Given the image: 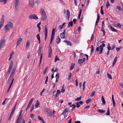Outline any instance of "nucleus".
I'll return each instance as SVG.
<instances>
[{"mask_svg":"<svg viewBox=\"0 0 123 123\" xmlns=\"http://www.w3.org/2000/svg\"><path fill=\"white\" fill-rule=\"evenodd\" d=\"M105 46V44L103 43L101 44L99 47H97L96 49L95 53H98V52H99V54L102 53L103 50V48Z\"/></svg>","mask_w":123,"mask_h":123,"instance_id":"1","label":"nucleus"},{"mask_svg":"<svg viewBox=\"0 0 123 123\" xmlns=\"http://www.w3.org/2000/svg\"><path fill=\"white\" fill-rule=\"evenodd\" d=\"M40 11L41 14V19L43 21L45 20L47 18V16L43 8H41Z\"/></svg>","mask_w":123,"mask_h":123,"instance_id":"2","label":"nucleus"},{"mask_svg":"<svg viewBox=\"0 0 123 123\" xmlns=\"http://www.w3.org/2000/svg\"><path fill=\"white\" fill-rule=\"evenodd\" d=\"M12 23L11 21H9L8 24L4 26L5 29L6 30H9L11 29L13 26Z\"/></svg>","mask_w":123,"mask_h":123,"instance_id":"3","label":"nucleus"},{"mask_svg":"<svg viewBox=\"0 0 123 123\" xmlns=\"http://www.w3.org/2000/svg\"><path fill=\"white\" fill-rule=\"evenodd\" d=\"M13 66V62L12 61L10 62L8 70L6 75V77H7L9 76Z\"/></svg>","mask_w":123,"mask_h":123,"instance_id":"4","label":"nucleus"},{"mask_svg":"<svg viewBox=\"0 0 123 123\" xmlns=\"http://www.w3.org/2000/svg\"><path fill=\"white\" fill-rule=\"evenodd\" d=\"M13 66V62L12 61L10 62L8 70L6 75V77H7L9 76Z\"/></svg>","mask_w":123,"mask_h":123,"instance_id":"5","label":"nucleus"},{"mask_svg":"<svg viewBox=\"0 0 123 123\" xmlns=\"http://www.w3.org/2000/svg\"><path fill=\"white\" fill-rule=\"evenodd\" d=\"M6 41L4 39H3L0 41V50L4 45Z\"/></svg>","mask_w":123,"mask_h":123,"instance_id":"6","label":"nucleus"},{"mask_svg":"<svg viewBox=\"0 0 123 123\" xmlns=\"http://www.w3.org/2000/svg\"><path fill=\"white\" fill-rule=\"evenodd\" d=\"M4 15H2L1 20L0 22V26L1 28L3 25V24L4 21Z\"/></svg>","mask_w":123,"mask_h":123,"instance_id":"7","label":"nucleus"},{"mask_svg":"<svg viewBox=\"0 0 123 123\" xmlns=\"http://www.w3.org/2000/svg\"><path fill=\"white\" fill-rule=\"evenodd\" d=\"M49 55H48V57L49 58H50L51 57V56L52 54V49H51V46L49 45Z\"/></svg>","mask_w":123,"mask_h":123,"instance_id":"8","label":"nucleus"},{"mask_svg":"<svg viewBox=\"0 0 123 123\" xmlns=\"http://www.w3.org/2000/svg\"><path fill=\"white\" fill-rule=\"evenodd\" d=\"M28 18L29 19H34L37 20L38 19V18L35 14L30 15L29 16Z\"/></svg>","mask_w":123,"mask_h":123,"instance_id":"9","label":"nucleus"},{"mask_svg":"<svg viewBox=\"0 0 123 123\" xmlns=\"http://www.w3.org/2000/svg\"><path fill=\"white\" fill-rule=\"evenodd\" d=\"M19 5V0H15V9L16 10L18 9V6Z\"/></svg>","mask_w":123,"mask_h":123,"instance_id":"10","label":"nucleus"},{"mask_svg":"<svg viewBox=\"0 0 123 123\" xmlns=\"http://www.w3.org/2000/svg\"><path fill=\"white\" fill-rule=\"evenodd\" d=\"M46 110L47 115L49 117H52V114L51 111L48 108H46Z\"/></svg>","mask_w":123,"mask_h":123,"instance_id":"11","label":"nucleus"},{"mask_svg":"<svg viewBox=\"0 0 123 123\" xmlns=\"http://www.w3.org/2000/svg\"><path fill=\"white\" fill-rule=\"evenodd\" d=\"M55 29L54 28H53L51 34V38L50 40V41H51V42H52L54 38V36L55 33Z\"/></svg>","mask_w":123,"mask_h":123,"instance_id":"12","label":"nucleus"},{"mask_svg":"<svg viewBox=\"0 0 123 123\" xmlns=\"http://www.w3.org/2000/svg\"><path fill=\"white\" fill-rule=\"evenodd\" d=\"M108 27L109 28L110 30L112 31L117 32V30L115 29V28L112 26L110 25H109L108 26Z\"/></svg>","mask_w":123,"mask_h":123,"instance_id":"13","label":"nucleus"},{"mask_svg":"<svg viewBox=\"0 0 123 123\" xmlns=\"http://www.w3.org/2000/svg\"><path fill=\"white\" fill-rule=\"evenodd\" d=\"M34 5V2L33 0H30L29 2V5L31 7H33Z\"/></svg>","mask_w":123,"mask_h":123,"instance_id":"14","label":"nucleus"},{"mask_svg":"<svg viewBox=\"0 0 123 123\" xmlns=\"http://www.w3.org/2000/svg\"><path fill=\"white\" fill-rule=\"evenodd\" d=\"M107 48L108 50L106 53V55H108L109 54L110 50L111 49V47L110 45V43H109L108 44Z\"/></svg>","mask_w":123,"mask_h":123,"instance_id":"15","label":"nucleus"},{"mask_svg":"<svg viewBox=\"0 0 123 123\" xmlns=\"http://www.w3.org/2000/svg\"><path fill=\"white\" fill-rule=\"evenodd\" d=\"M66 30H65L63 32L60 34V37L62 38H63L65 37Z\"/></svg>","mask_w":123,"mask_h":123,"instance_id":"16","label":"nucleus"},{"mask_svg":"<svg viewBox=\"0 0 123 123\" xmlns=\"http://www.w3.org/2000/svg\"><path fill=\"white\" fill-rule=\"evenodd\" d=\"M69 108H66L64 111L61 114V115H63L65 116L66 113L69 111Z\"/></svg>","mask_w":123,"mask_h":123,"instance_id":"17","label":"nucleus"},{"mask_svg":"<svg viewBox=\"0 0 123 123\" xmlns=\"http://www.w3.org/2000/svg\"><path fill=\"white\" fill-rule=\"evenodd\" d=\"M22 40V39L21 38H19L18 40H17V45L16 47L18 45L20 44Z\"/></svg>","mask_w":123,"mask_h":123,"instance_id":"18","label":"nucleus"},{"mask_svg":"<svg viewBox=\"0 0 123 123\" xmlns=\"http://www.w3.org/2000/svg\"><path fill=\"white\" fill-rule=\"evenodd\" d=\"M16 70V68H13L12 69V71L11 74L10 75L11 76H13V75L14 73V72H15V71Z\"/></svg>","mask_w":123,"mask_h":123,"instance_id":"19","label":"nucleus"},{"mask_svg":"<svg viewBox=\"0 0 123 123\" xmlns=\"http://www.w3.org/2000/svg\"><path fill=\"white\" fill-rule=\"evenodd\" d=\"M117 58H118V57H117V56H116L115 57L114 59L113 62L112 63V65L113 67L114 66L115 64L117 61Z\"/></svg>","mask_w":123,"mask_h":123,"instance_id":"20","label":"nucleus"},{"mask_svg":"<svg viewBox=\"0 0 123 123\" xmlns=\"http://www.w3.org/2000/svg\"><path fill=\"white\" fill-rule=\"evenodd\" d=\"M22 119V117L21 118L18 117L16 120V123H21V122Z\"/></svg>","mask_w":123,"mask_h":123,"instance_id":"21","label":"nucleus"},{"mask_svg":"<svg viewBox=\"0 0 123 123\" xmlns=\"http://www.w3.org/2000/svg\"><path fill=\"white\" fill-rule=\"evenodd\" d=\"M101 100L102 103V104L103 105H105V101L103 96L102 97Z\"/></svg>","mask_w":123,"mask_h":123,"instance_id":"22","label":"nucleus"},{"mask_svg":"<svg viewBox=\"0 0 123 123\" xmlns=\"http://www.w3.org/2000/svg\"><path fill=\"white\" fill-rule=\"evenodd\" d=\"M61 41V39L60 38L59 36H58L57 38H56V42L57 43V44H58Z\"/></svg>","mask_w":123,"mask_h":123,"instance_id":"23","label":"nucleus"},{"mask_svg":"<svg viewBox=\"0 0 123 123\" xmlns=\"http://www.w3.org/2000/svg\"><path fill=\"white\" fill-rule=\"evenodd\" d=\"M39 105L40 103L38 100H37L35 104V107L36 108H38L39 106Z\"/></svg>","mask_w":123,"mask_h":123,"instance_id":"24","label":"nucleus"},{"mask_svg":"<svg viewBox=\"0 0 123 123\" xmlns=\"http://www.w3.org/2000/svg\"><path fill=\"white\" fill-rule=\"evenodd\" d=\"M97 111L99 112L100 113H104L105 112V110H103L98 109L97 110Z\"/></svg>","mask_w":123,"mask_h":123,"instance_id":"25","label":"nucleus"},{"mask_svg":"<svg viewBox=\"0 0 123 123\" xmlns=\"http://www.w3.org/2000/svg\"><path fill=\"white\" fill-rule=\"evenodd\" d=\"M64 42H65L67 43V45L70 46H71L72 45V44L71 42L67 40H64Z\"/></svg>","mask_w":123,"mask_h":123,"instance_id":"26","label":"nucleus"},{"mask_svg":"<svg viewBox=\"0 0 123 123\" xmlns=\"http://www.w3.org/2000/svg\"><path fill=\"white\" fill-rule=\"evenodd\" d=\"M30 44L29 41L28 40L26 43V49H27L29 47Z\"/></svg>","mask_w":123,"mask_h":123,"instance_id":"27","label":"nucleus"},{"mask_svg":"<svg viewBox=\"0 0 123 123\" xmlns=\"http://www.w3.org/2000/svg\"><path fill=\"white\" fill-rule=\"evenodd\" d=\"M112 99L113 105V107H114L115 105V102L114 100V96L113 95H112Z\"/></svg>","mask_w":123,"mask_h":123,"instance_id":"28","label":"nucleus"},{"mask_svg":"<svg viewBox=\"0 0 123 123\" xmlns=\"http://www.w3.org/2000/svg\"><path fill=\"white\" fill-rule=\"evenodd\" d=\"M73 24L72 21H71L70 22H69L68 23V27H69L70 26L72 27L73 26Z\"/></svg>","mask_w":123,"mask_h":123,"instance_id":"29","label":"nucleus"},{"mask_svg":"<svg viewBox=\"0 0 123 123\" xmlns=\"http://www.w3.org/2000/svg\"><path fill=\"white\" fill-rule=\"evenodd\" d=\"M78 63L80 65H82L83 63V62L82 61V59H79L78 61Z\"/></svg>","mask_w":123,"mask_h":123,"instance_id":"30","label":"nucleus"},{"mask_svg":"<svg viewBox=\"0 0 123 123\" xmlns=\"http://www.w3.org/2000/svg\"><path fill=\"white\" fill-rule=\"evenodd\" d=\"M14 112H13L12 111H11V114L10 115V116L9 117V118L8 119L9 120H10L11 119V118L12 117V115L13 114Z\"/></svg>","mask_w":123,"mask_h":123,"instance_id":"31","label":"nucleus"},{"mask_svg":"<svg viewBox=\"0 0 123 123\" xmlns=\"http://www.w3.org/2000/svg\"><path fill=\"white\" fill-rule=\"evenodd\" d=\"M91 54L90 55H91L92 53L94 51V48L93 46L92 45L91 47Z\"/></svg>","mask_w":123,"mask_h":123,"instance_id":"32","label":"nucleus"},{"mask_svg":"<svg viewBox=\"0 0 123 123\" xmlns=\"http://www.w3.org/2000/svg\"><path fill=\"white\" fill-rule=\"evenodd\" d=\"M61 93V92L60 90H57V92L55 94V96L56 97H58L57 95H59Z\"/></svg>","mask_w":123,"mask_h":123,"instance_id":"33","label":"nucleus"},{"mask_svg":"<svg viewBox=\"0 0 123 123\" xmlns=\"http://www.w3.org/2000/svg\"><path fill=\"white\" fill-rule=\"evenodd\" d=\"M76 107V105H75L73 104L72 105H71L70 106V107H72V110H73V109H75Z\"/></svg>","mask_w":123,"mask_h":123,"instance_id":"34","label":"nucleus"},{"mask_svg":"<svg viewBox=\"0 0 123 123\" xmlns=\"http://www.w3.org/2000/svg\"><path fill=\"white\" fill-rule=\"evenodd\" d=\"M91 100L92 99L91 98H89V99L87 100L86 102V103L87 104H88L90 103Z\"/></svg>","mask_w":123,"mask_h":123,"instance_id":"35","label":"nucleus"},{"mask_svg":"<svg viewBox=\"0 0 123 123\" xmlns=\"http://www.w3.org/2000/svg\"><path fill=\"white\" fill-rule=\"evenodd\" d=\"M48 67H46L44 70L43 71V74H45L47 72V70L48 69Z\"/></svg>","mask_w":123,"mask_h":123,"instance_id":"36","label":"nucleus"},{"mask_svg":"<svg viewBox=\"0 0 123 123\" xmlns=\"http://www.w3.org/2000/svg\"><path fill=\"white\" fill-rule=\"evenodd\" d=\"M13 77V76L10 75L9 78L8 79V80L7 82V83H9L11 81L12 78Z\"/></svg>","mask_w":123,"mask_h":123,"instance_id":"37","label":"nucleus"},{"mask_svg":"<svg viewBox=\"0 0 123 123\" xmlns=\"http://www.w3.org/2000/svg\"><path fill=\"white\" fill-rule=\"evenodd\" d=\"M75 104L76 105V106L77 108H79L80 106V104H79V102H78L75 103Z\"/></svg>","mask_w":123,"mask_h":123,"instance_id":"38","label":"nucleus"},{"mask_svg":"<svg viewBox=\"0 0 123 123\" xmlns=\"http://www.w3.org/2000/svg\"><path fill=\"white\" fill-rule=\"evenodd\" d=\"M82 97L80 96L79 97H77L75 100V101H79L81 100Z\"/></svg>","mask_w":123,"mask_h":123,"instance_id":"39","label":"nucleus"},{"mask_svg":"<svg viewBox=\"0 0 123 123\" xmlns=\"http://www.w3.org/2000/svg\"><path fill=\"white\" fill-rule=\"evenodd\" d=\"M17 104V102H16L15 103V105L14 106V107H13V108L12 110V111H13V112H14L15 110V108L16 107V106Z\"/></svg>","mask_w":123,"mask_h":123,"instance_id":"40","label":"nucleus"},{"mask_svg":"<svg viewBox=\"0 0 123 123\" xmlns=\"http://www.w3.org/2000/svg\"><path fill=\"white\" fill-rule=\"evenodd\" d=\"M81 12H82V10L81 9L80 10V12H79V13L78 14V18L79 19H80V15H81Z\"/></svg>","mask_w":123,"mask_h":123,"instance_id":"41","label":"nucleus"},{"mask_svg":"<svg viewBox=\"0 0 123 123\" xmlns=\"http://www.w3.org/2000/svg\"><path fill=\"white\" fill-rule=\"evenodd\" d=\"M59 61L60 59H59L57 55H56L55 56V62H56L57 61Z\"/></svg>","mask_w":123,"mask_h":123,"instance_id":"42","label":"nucleus"},{"mask_svg":"<svg viewBox=\"0 0 123 123\" xmlns=\"http://www.w3.org/2000/svg\"><path fill=\"white\" fill-rule=\"evenodd\" d=\"M36 37L38 40H40V39L39 33H38Z\"/></svg>","mask_w":123,"mask_h":123,"instance_id":"43","label":"nucleus"},{"mask_svg":"<svg viewBox=\"0 0 123 123\" xmlns=\"http://www.w3.org/2000/svg\"><path fill=\"white\" fill-rule=\"evenodd\" d=\"M8 0H0V2H4V4H5L7 2Z\"/></svg>","mask_w":123,"mask_h":123,"instance_id":"44","label":"nucleus"},{"mask_svg":"<svg viewBox=\"0 0 123 123\" xmlns=\"http://www.w3.org/2000/svg\"><path fill=\"white\" fill-rule=\"evenodd\" d=\"M38 118L39 120H40L41 121H42L44 122V120H43V118L39 116H38Z\"/></svg>","mask_w":123,"mask_h":123,"instance_id":"45","label":"nucleus"},{"mask_svg":"<svg viewBox=\"0 0 123 123\" xmlns=\"http://www.w3.org/2000/svg\"><path fill=\"white\" fill-rule=\"evenodd\" d=\"M66 15H67L68 17H70V13L69 11L68 10H67V13L66 14Z\"/></svg>","mask_w":123,"mask_h":123,"instance_id":"46","label":"nucleus"},{"mask_svg":"<svg viewBox=\"0 0 123 123\" xmlns=\"http://www.w3.org/2000/svg\"><path fill=\"white\" fill-rule=\"evenodd\" d=\"M42 55H43V54H42L41 55L40 57V63H39V66H40V65L41 64V62L42 59Z\"/></svg>","mask_w":123,"mask_h":123,"instance_id":"47","label":"nucleus"},{"mask_svg":"<svg viewBox=\"0 0 123 123\" xmlns=\"http://www.w3.org/2000/svg\"><path fill=\"white\" fill-rule=\"evenodd\" d=\"M75 64H74V65H71L70 66V70H72L73 68H74V65Z\"/></svg>","mask_w":123,"mask_h":123,"instance_id":"48","label":"nucleus"},{"mask_svg":"<svg viewBox=\"0 0 123 123\" xmlns=\"http://www.w3.org/2000/svg\"><path fill=\"white\" fill-rule=\"evenodd\" d=\"M107 75L109 79H112V78L110 74H109V73H107Z\"/></svg>","mask_w":123,"mask_h":123,"instance_id":"49","label":"nucleus"},{"mask_svg":"<svg viewBox=\"0 0 123 123\" xmlns=\"http://www.w3.org/2000/svg\"><path fill=\"white\" fill-rule=\"evenodd\" d=\"M64 27L63 26H62V25H59L58 28L60 30H61L62 28H63Z\"/></svg>","mask_w":123,"mask_h":123,"instance_id":"50","label":"nucleus"},{"mask_svg":"<svg viewBox=\"0 0 123 123\" xmlns=\"http://www.w3.org/2000/svg\"><path fill=\"white\" fill-rule=\"evenodd\" d=\"M110 5L109 3V2L107 1L106 3V7L107 8L109 6H110Z\"/></svg>","mask_w":123,"mask_h":123,"instance_id":"51","label":"nucleus"},{"mask_svg":"<svg viewBox=\"0 0 123 123\" xmlns=\"http://www.w3.org/2000/svg\"><path fill=\"white\" fill-rule=\"evenodd\" d=\"M95 94V92L94 91H93L92 93L90 95V97H92L94 96Z\"/></svg>","mask_w":123,"mask_h":123,"instance_id":"52","label":"nucleus"},{"mask_svg":"<svg viewBox=\"0 0 123 123\" xmlns=\"http://www.w3.org/2000/svg\"><path fill=\"white\" fill-rule=\"evenodd\" d=\"M42 47L41 46H39L38 51H41Z\"/></svg>","mask_w":123,"mask_h":123,"instance_id":"53","label":"nucleus"},{"mask_svg":"<svg viewBox=\"0 0 123 123\" xmlns=\"http://www.w3.org/2000/svg\"><path fill=\"white\" fill-rule=\"evenodd\" d=\"M86 82V81H84L83 83V91H84L85 89V84Z\"/></svg>","mask_w":123,"mask_h":123,"instance_id":"54","label":"nucleus"},{"mask_svg":"<svg viewBox=\"0 0 123 123\" xmlns=\"http://www.w3.org/2000/svg\"><path fill=\"white\" fill-rule=\"evenodd\" d=\"M33 99L34 98H31L30 100L29 103L30 104H32V103Z\"/></svg>","mask_w":123,"mask_h":123,"instance_id":"55","label":"nucleus"},{"mask_svg":"<svg viewBox=\"0 0 123 123\" xmlns=\"http://www.w3.org/2000/svg\"><path fill=\"white\" fill-rule=\"evenodd\" d=\"M122 48V47H118V48H117V47L116 48V50L117 52L119 50Z\"/></svg>","mask_w":123,"mask_h":123,"instance_id":"56","label":"nucleus"},{"mask_svg":"<svg viewBox=\"0 0 123 123\" xmlns=\"http://www.w3.org/2000/svg\"><path fill=\"white\" fill-rule=\"evenodd\" d=\"M64 87V85H63V86L62 87V88L61 90V92L62 93H63L65 91V89H64L63 88Z\"/></svg>","mask_w":123,"mask_h":123,"instance_id":"57","label":"nucleus"},{"mask_svg":"<svg viewBox=\"0 0 123 123\" xmlns=\"http://www.w3.org/2000/svg\"><path fill=\"white\" fill-rule=\"evenodd\" d=\"M55 77H56V78L57 79H59V73H58L56 74V75Z\"/></svg>","mask_w":123,"mask_h":123,"instance_id":"58","label":"nucleus"},{"mask_svg":"<svg viewBox=\"0 0 123 123\" xmlns=\"http://www.w3.org/2000/svg\"><path fill=\"white\" fill-rule=\"evenodd\" d=\"M115 47V44H113L111 46L112 48H111V50H113L114 49Z\"/></svg>","mask_w":123,"mask_h":123,"instance_id":"59","label":"nucleus"},{"mask_svg":"<svg viewBox=\"0 0 123 123\" xmlns=\"http://www.w3.org/2000/svg\"><path fill=\"white\" fill-rule=\"evenodd\" d=\"M110 114V112H109V108H108V109L107 111V112L106 113V115H109Z\"/></svg>","mask_w":123,"mask_h":123,"instance_id":"60","label":"nucleus"},{"mask_svg":"<svg viewBox=\"0 0 123 123\" xmlns=\"http://www.w3.org/2000/svg\"><path fill=\"white\" fill-rule=\"evenodd\" d=\"M117 9H118V11H121L122 10L121 7L119 6H117Z\"/></svg>","mask_w":123,"mask_h":123,"instance_id":"61","label":"nucleus"},{"mask_svg":"<svg viewBox=\"0 0 123 123\" xmlns=\"http://www.w3.org/2000/svg\"><path fill=\"white\" fill-rule=\"evenodd\" d=\"M34 105H32L31 106V110L30 111V112H31L32 110H33V109H34Z\"/></svg>","mask_w":123,"mask_h":123,"instance_id":"62","label":"nucleus"},{"mask_svg":"<svg viewBox=\"0 0 123 123\" xmlns=\"http://www.w3.org/2000/svg\"><path fill=\"white\" fill-rule=\"evenodd\" d=\"M72 75V73H69V76L68 80H70L71 78Z\"/></svg>","mask_w":123,"mask_h":123,"instance_id":"63","label":"nucleus"},{"mask_svg":"<svg viewBox=\"0 0 123 123\" xmlns=\"http://www.w3.org/2000/svg\"><path fill=\"white\" fill-rule=\"evenodd\" d=\"M52 85L53 86V87L52 88H53V89L55 87V83H52Z\"/></svg>","mask_w":123,"mask_h":123,"instance_id":"64","label":"nucleus"}]
</instances>
